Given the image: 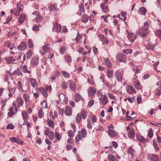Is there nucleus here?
<instances>
[{"label":"nucleus","mask_w":161,"mask_h":161,"mask_svg":"<svg viewBox=\"0 0 161 161\" xmlns=\"http://www.w3.org/2000/svg\"><path fill=\"white\" fill-rule=\"evenodd\" d=\"M99 38L103 43L107 44L108 43L109 41L107 38L102 34L99 35Z\"/></svg>","instance_id":"nucleus-14"},{"label":"nucleus","mask_w":161,"mask_h":161,"mask_svg":"<svg viewBox=\"0 0 161 161\" xmlns=\"http://www.w3.org/2000/svg\"><path fill=\"white\" fill-rule=\"evenodd\" d=\"M108 135L111 137H115L117 136V132L114 130H109L108 131Z\"/></svg>","instance_id":"nucleus-22"},{"label":"nucleus","mask_w":161,"mask_h":161,"mask_svg":"<svg viewBox=\"0 0 161 161\" xmlns=\"http://www.w3.org/2000/svg\"><path fill=\"white\" fill-rule=\"evenodd\" d=\"M23 97L26 102H29L30 97L28 94H24L23 95Z\"/></svg>","instance_id":"nucleus-43"},{"label":"nucleus","mask_w":161,"mask_h":161,"mask_svg":"<svg viewBox=\"0 0 161 161\" xmlns=\"http://www.w3.org/2000/svg\"><path fill=\"white\" fill-rule=\"evenodd\" d=\"M13 74L14 75H17L18 76H21L22 75L21 71L19 68L14 71L13 72Z\"/></svg>","instance_id":"nucleus-36"},{"label":"nucleus","mask_w":161,"mask_h":161,"mask_svg":"<svg viewBox=\"0 0 161 161\" xmlns=\"http://www.w3.org/2000/svg\"><path fill=\"white\" fill-rule=\"evenodd\" d=\"M104 60L108 68H110L112 67V64L108 58H105Z\"/></svg>","instance_id":"nucleus-29"},{"label":"nucleus","mask_w":161,"mask_h":161,"mask_svg":"<svg viewBox=\"0 0 161 161\" xmlns=\"http://www.w3.org/2000/svg\"><path fill=\"white\" fill-rule=\"evenodd\" d=\"M14 114V108L13 107H10L8 109V116L9 117H12Z\"/></svg>","instance_id":"nucleus-25"},{"label":"nucleus","mask_w":161,"mask_h":161,"mask_svg":"<svg viewBox=\"0 0 161 161\" xmlns=\"http://www.w3.org/2000/svg\"><path fill=\"white\" fill-rule=\"evenodd\" d=\"M48 45H49V44H47L46 45L43 46L42 50L43 51L47 52L50 50V48L48 46Z\"/></svg>","instance_id":"nucleus-42"},{"label":"nucleus","mask_w":161,"mask_h":161,"mask_svg":"<svg viewBox=\"0 0 161 161\" xmlns=\"http://www.w3.org/2000/svg\"><path fill=\"white\" fill-rule=\"evenodd\" d=\"M61 73L64 77L68 78L69 77V74L66 71H62Z\"/></svg>","instance_id":"nucleus-45"},{"label":"nucleus","mask_w":161,"mask_h":161,"mask_svg":"<svg viewBox=\"0 0 161 161\" xmlns=\"http://www.w3.org/2000/svg\"><path fill=\"white\" fill-rule=\"evenodd\" d=\"M65 51V48L64 46H62L60 50V52L61 54H63Z\"/></svg>","instance_id":"nucleus-62"},{"label":"nucleus","mask_w":161,"mask_h":161,"mask_svg":"<svg viewBox=\"0 0 161 161\" xmlns=\"http://www.w3.org/2000/svg\"><path fill=\"white\" fill-rule=\"evenodd\" d=\"M57 6L55 4H52L49 8V10L50 11L55 12L57 11Z\"/></svg>","instance_id":"nucleus-37"},{"label":"nucleus","mask_w":161,"mask_h":161,"mask_svg":"<svg viewBox=\"0 0 161 161\" xmlns=\"http://www.w3.org/2000/svg\"><path fill=\"white\" fill-rule=\"evenodd\" d=\"M101 8L103 11L105 13H107L108 11V9L105 3H102L101 4Z\"/></svg>","instance_id":"nucleus-31"},{"label":"nucleus","mask_w":161,"mask_h":161,"mask_svg":"<svg viewBox=\"0 0 161 161\" xmlns=\"http://www.w3.org/2000/svg\"><path fill=\"white\" fill-rule=\"evenodd\" d=\"M27 47V44L26 42H22L17 47V49L19 50H25Z\"/></svg>","instance_id":"nucleus-10"},{"label":"nucleus","mask_w":161,"mask_h":161,"mask_svg":"<svg viewBox=\"0 0 161 161\" xmlns=\"http://www.w3.org/2000/svg\"><path fill=\"white\" fill-rule=\"evenodd\" d=\"M134 152L135 150L132 147H129L127 150V153L130 154L131 156L134 155Z\"/></svg>","instance_id":"nucleus-30"},{"label":"nucleus","mask_w":161,"mask_h":161,"mask_svg":"<svg viewBox=\"0 0 161 161\" xmlns=\"http://www.w3.org/2000/svg\"><path fill=\"white\" fill-rule=\"evenodd\" d=\"M136 138L139 142L145 143L146 141H147V140H146L145 138L141 135L139 134H136Z\"/></svg>","instance_id":"nucleus-11"},{"label":"nucleus","mask_w":161,"mask_h":161,"mask_svg":"<svg viewBox=\"0 0 161 161\" xmlns=\"http://www.w3.org/2000/svg\"><path fill=\"white\" fill-rule=\"evenodd\" d=\"M109 161H115V158L114 155L108 154L107 157Z\"/></svg>","instance_id":"nucleus-46"},{"label":"nucleus","mask_w":161,"mask_h":161,"mask_svg":"<svg viewBox=\"0 0 161 161\" xmlns=\"http://www.w3.org/2000/svg\"><path fill=\"white\" fill-rule=\"evenodd\" d=\"M44 115V113L43 112L42 109L39 110L38 112V116L40 118H42Z\"/></svg>","instance_id":"nucleus-51"},{"label":"nucleus","mask_w":161,"mask_h":161,"mask_svg":"<svg viewBox=\"0 0 161 161\" xmlns=\"http://www.w3.org/2000/svg\"><path fill=\"white\" fill-rule=\"evenodd\" d=\"M126 90L127 93L130 94H132L135 92V90L132 86L130 85L127 86L126 87Z\"/></svg>","instance_id":"nucleus-15"},{"label":"nucleus","mask_w":161,"mask_h":161,"mask_svg":"<svg viewBox=\"0 0 161 161\" xmlns=\"http://www.w3.org/2000/svg\"><path fill=\"white\" fill-rule=\"evenodd\" d=\"M116 60L119 62H125L126 57L125 54L122 53L118 54L116 57Z\"/></svg>","instance_id":"nucleus-6"},{"label":"nucleus","mask_w":161,"mask_h":161,"mask_svg":"<svg viewBox=\"0 0 161 161\" xmlns=\"http://www.w3.org/2000/svg\"><path fill=\"white\" fill-rule=\"evenodd\" d=\"M96 90L94 88L93 89L92 87H90L88 90V94L90 97H92L94 95L96 92Z\"/></svg>","instance_id":"nucleus-21"},{"label":"nucleus","mask_w":161,"mask_h":161,"mask_svg":"<svg viewBox=\"0 0 161 161\" xmlns=\"http://www.w3.org/2000/svg\"><path fill=\"white\" fill-rule=\"evenodd\" d=\"M89 19L88 16L85 14L82 15L81 17L82 21L83 23H86L88 22Z\"/></svg>","instance_id":"nucleus-28"},{"label":"nucleus","mask_w":161,"mask_h":161,"mask_svg":"<svg viewBox=\"0 0 161 161\" xmlns=\"http://www.w3.org/2000/svg\"><path fill=\"white\" fill-rule=\"evenodd\" d=\"M10 141L12 142L17 143L18 144H19L20 145H22L24 144L23 142L18 138L15 137H10L9 138Z\"/></svg>","instance_id":"nucleus-7"},{"label":"nucleus","mask_w":161,"mask_h":161,"mask_svg":"<svg viewBox=\"0 0 161 161\" xmlns=\"http://www.w3.org/2000/svg\"><path fill=\"white\" fill-rule=\"evenodd\" d=\"M126 12H125L122 11L121 12V16L122 17H123V19L122 20L124 21H125L126 19Z\"/></svg>","instance_id":"nucleus-55"},{"label":"nucleus","mask_w":161,"mask_h":161,"mask_svg":"<svg viewBox=\"0 0 161 161\" xmlns=\"http://www.w3.org/2000/svg\"><path fill=\"white\" fill-rule=\"evenodd\" d=\"M81 96L79 94L77 93L76 94L75 96V99L76 102H78L80 101L81 99L83 100Z\"/></svg>","instance_id":"nucleus-33"},{"label":"nucleus","mask_w":161,"mask_h":161,"mask_svg":"<svg viewBox=\"0 0 161 161\" xmlns=\"http://www.w3.org/2000/svg\"><path fill=\"white\" fill-rule=\"evenodd\" d=\"M78 133H80L82 138H85L87 135L86 130L84 128H82L80 131H78Z\"/></svg>","instance_id":"nucleus-23"},{"label":"nucleus","mask_w":161,"mask_h":161,"mask_svg":"<svg viewBox=\"0 0 161 161\" xmlns=\"http://www.w3.org/2000/svg\"><path fill=\"white\" fill-rule=\"evenodd\" d=\"M4 45L5 46L8 47V48H9L10 50H12L13 49V47L11 46V44L9 41H5L4 42Z\"/></svg>","instance_id":"nucleus-41"},{"label":"nucleus","mask_w":161,"mask_h":161,"mask_svg":"<svg viewBox=\"0 0 161 161\" xmlns=\"http://www.w3.org/2000/svg\"><path fill=\"white\" fill-rule=\"evenodd\" d=\"M39 90L44 97H46L48 96L47 91L44 87H41L39 88Z\"/></svg>","instance_id":"nucleus-20"},{"label":"nucleus","mask_w":161,"mask_h":161,"mask_svg":"<svg viewBox=\"0 0 161 161\" xmlns=\"http://www.w3.org/2000/svg\"><path fill=\"white\" fill-rule=\"evenodd\" d=\"M87 127L90 129H92V125L91 123L90 120L89 119L88 120V123L87 125Z\"/></svg>","instance_id":"nucleus-64"},{"label":"nucleus","mask_w":161,"mask_h":161,"mask_svg":"<svg viewBox=\"0 0 161 161\" xmlns=\"http://www.w3.org/2000/svg\"><path fill=\"white\" fill-rule=\"evenodd\" d=\"M47 122L49 126L53 128H54V123L52 120L48 118L47 119Z\"/></svg>","instance_id":"nucleus-35"},{"label":"nucleus","mask_w":161,"mask_h":161,"mask_svg":"<svg viewBox=\"0 0 161 161\" xmlns=\"http://www.w3.org/2000/svg\"><path fill=\"white\" fill-rule=\"evenodd\" d=\"M69 86L71 90L73 91H75L76 90V84L72 80H69Z\"/></svg>","instance_id":"nucleus-13"},{"label":"nucleus","mask_w":161,"mask_h":161,"mask_svg":"<svg viewBox=\"0 0 161 161\" xmlns=\"http://www.w3.org/2000/svg\"><path fill=\"white\" fill-rule=\"evenodd\" d=\"M22 116L24 121H26L28 119L27 114L25 111H23L21 113Z\"/></svg>","instance_id":"nucleus-32"},{"label":"nucleus","mask_w":161,"mask_h":161,"mask_svg":"<svg viewBox=\"0 0 161 161\" xmlns=\"http://www.w3.org/2000/svg\"><path fill=\"white\" fill-rule=\"evenodd\" d=\"M32 51L30 49L26 53L27 57L28 58H31L32 55Z\"/></svg>","instance_id":"nucleus-54"},{"label":"nucleus","mask_w":161,"mask_h":161,"mask_svg":"<svg viewBox=\"0 0 161 161\" xmlns=\"http://www.w3.org/2000/svg\"><path fill=\"white\" fill-rule=\"evenodd\" d=\"M49 138L51 140H52L54 137V134L53 131H51L49 132Z\"/></svg>","instance_id":"nucleus-57"},{"label":"nucleus","mask_w":161,"mask_h":161,"mask_svg":"<svg viewBox=\"0 0 161 161\" xmlns=\"http://www.w3.org/2000/svg\"><path fill=\"white\" fill-rule=\"evenodd\" d=\"M138 77L137 76L135 75L133 78L134 85L135 87L138 89H141L142 88V86L139 81L137 79Z\"/></svg>","instance_id":"nucleus-3"},{"label":"nucleus","mask_w":161,"mask_h":161,"mask_svg":"<svg viewBox=\"0 0 161 161\" xmlns=\"http://www.w3.org/2000/svg\"><path fill=\"white\" fill-rule=\"evenodd\" d=\"M155 47V44H153L152 46L151 44H148L147 45L146 48L147 50H153Z\"/></svg>","instance_id":"nucleus-49"},{"label":"nucleus","mask_w":161,"mask_h":161,"mask_svg":"<svg viewBox=\"0 0 161 161\" xmlns=\"http://www.w3.org/2000/svg\"><path fill=\"white\" fill-rule=\"evenodd\" d=\"M65 59L66 62H72V59L71 57L69 55L65 56Z\"/></svg>","instance_id":"nucleus-56"},{"label":"nucleus","mask_w":161,"mask_h":161,"mask_svg":"<svg viewBox=\"0 0 161 161\" xmlns=\"http://www.w3.org/2000/svg\"><path fill=\"white\" fill-rule=\"evenodd\" d=\"M39 58L37 57H34L31 60V64L34 66L37 65L39 63Z\"/></svg>","instance_id":"nucleus-18"},{"label":"nucleus","mask_w":161,"mask_h":161,"mask_svg":"<svg viewBox=\"0 0 161 161\" xmlns=\"http://www.w3.org/2000/svg\"><path fill=\"white\" fill-rule=\"evenodd\" d=\"M81 115L82 118L84 119L87 116V111L85 110H83L81 112Z\"/></svg>","instance_id":"nucleus-34"},{"label":"nucleus","mask_w":161,"mask_h":161,"mask_svg":"<svg viewBox=\"0 0 161 161\" xmlns=\"http://www.w3.org/2000/svg\"><path fill=\"white\" fill-rule=\"evenodd\" d=\"M99 100L100 104L105 105L107 104L108 102V99L107 97L106 94L103 95L102 97L99 98Z\"/></svg>","instance_id":"nucleus-5"},{"label":"nucleus","mask_w":161,"mask_h":161,"mask_svg":"<svg viewBox=\"0 0 161 161\" xmlns=\"http://www.w3.org/2000/svg\"><path fill=\"white\" fill-rule=\"evenodd\" d=\"M148 159L151 161H159L158 156L155 154H150L148 155Z\"/></svg>","instance_id":"nucleus-9"},{"label":"nucleus","mask_w":161,"mask_h":161,"mask_svg":"<svg viewBox=\"0 0 161 161\" xmlns=\"http://www.w3.org/2000/svg\"><path fill=\"white\" fill-rule=\"evenodd\" d=\"M148 136L149 138H152L153 136V132L152 129L149 128L148 130Z\"/></svg>","instance_id":"nucleus-48"},{"label":"nucleus","mask_w":161,"mask_h":161,"mask_svg":"<svg viewBox=\"0 0 161 161\" xmlns=\"http://www.w3.org/2000/svg\"><path fill=\"white\" fill-rule=\"evenodd\" d=\"M128 136L130 139L134 138L135 137V131L133 129H131L128 133Z\"/></svg>","instance_id":"nucleus-12"},{"label":"nucleus","mask_w":161,"mask_h":161,"mask_svg":"<svg viewBox=\"0 0 161 161\" xmlns=\"http://www.w3.org/2000/svg\"><path fill=\"white\" fill-rule=\"evenodd\" d=\"M29 80L31 82V86L34 88L35 87L37 84V83L36 81V80L31 78H30Z\"/></svg>","instance_id":"nucleus-27"},{"label":"nucleus","mask_w":161,"mask_h":161,"mask_svg":"<svg viewBox=\"0 0 161 161\" xmlns=\"http://www.w3.org/2000/svg\"><path fill=\"white\" fill-rule=\"evenodd\" d=\"M28 46L30 48H32L33 47V42L31 39H29L28 41Z\"/></svg>","instance_id":"nucleus-63"},{"label":"nucleus","mask_w":161,"mask_h":161,"mask_svg":"<svg viewBox=\"0 0 161 161\" xmlns=\"http://www.w3.org/2000/svg\"><path fill=\"white\" fill-rule=\"evenodd\" d=\"M16 101L17 103L18 107L22 106L24 104V101L23 99L19 97H18L16 99Z\"/></svg>","instance_id":"nucleus-17"},{"label":"nucleus","mask_w":161,"mask_h":161,"mask_svg":"<svg viewBox=\"0 0 161 161\" xmlns=\"http://www.w3.org/2000/svg\"><path fill=\"white\" fill-rule=\"evenodd\" d=\"M138 11L140 14L144 15L146 14V9L144 7H142L139 8Z\"/></svg>","instance_id":"nucleus-26"},{"label":"nucleus","mask_w":161,"mask_h":161,"mask_svg":"<svg viewBox=\"0 0 161 161\" xmlns=\"http://www.w3.org/2000/svg\"><path fill=\"white\" fill-rule=\"evenodd\" d=\"M107 77L108 78L112 77L113 75V71L112 70H108L107 72Z\"/></svg>","instance_id":"nucleus-50"},{"label":"nucleus","mask_w":161,"mask_h":161,"mask_svg":"<svg viewBox=\"0 0 161 161\" xmlns=\"http://www.w3.org/2000/svg\"><path fill=\"white\" fill-rule=\"evenodd\" d=\"M123 52L126 54L131 53L132 52V49H127L126 50H124L123 51Z\"/></svg>","instance_id":"nucleus-60"},{"label":"nucleus","mask_w":161,"mask_h":161,"mask_svg":"<svg viewBox=\"0 0 161 161\" xmlns=\"http://www.w3.org/2000/svg\"><path fill=\"white\" fill-rule=\"evenodd\" d=\"M27 66L26 65H24L23 67L22 71L24 73L30 74L31 72L27 69Z\"/></svg>","instance_id":"nucleus-52"},{"label":"nucleus","mask_w":161,"mask_h":161,"mask_svg":"<svg viewBox=\"0 0 161 161\" xmlns=\"http://www.w3.org/2000/svg\"><path fill=\"white\" fill-rule=\"evenodd\" d=\"M82 137L80 133H78L76 136L75 137V142L76 143H78L80 141V140H81Z\"/></svg>","instance_id":"nucleus-40"},{"label":"nucleus","mask_w":161,"mask_h":161,"mask_svg":"<svg viewBox=\"0 0 161 161\" xmlns=\"http://www.w3.org/2000/svg\"><path fill=\"white\" fill-rule=\"evenodd\" d=\"M25 18V14H21L18 20L20 24H22L24 21Z\"/></svg>","instance_id":"nucleus-24"},{"label":"nucleus","mask_w":161,"mask_h":161,"mask_svg":"<svg viewBox=\"0 0 161 161\" xmlns=\"http://www.w3.org/2000/svg\"><path fill=\"white\" fill-rule=\"evenodd\" d=\"M32 14L35 15L34 20L36 22L38 23L41 20L42 17L41 16V15L38 12L36 11L33 13Z\"/></svg>","instance_id":"nucleus-8"},{"label":"nucleus","mask_w":161,"mask_h":161,"mask_svg":"<svg viewBox=\"0 0 161 161\" xmlns=\"http://www.w3.org/2000/svg\"><path fill=\"white\" fill-rule=\"evenodd\" d=\"M72 113V111L70 107L69 106H67L64 111L65 114L67 116L71 115Z\"/></svg>","instance_id":"nucleus-19"},{"label":"nucleus","mask_w":161,"mask_h":161,"mask_svg":"<svg viewBox=\"0 0 161 161\" xmlns=\"http://www.w3.org/2000/svg\"><path fill=\"white\" fill-rule=\"evenodd\" d=\"M79 10L80 12L82 13H84L85 12V9L84 6V3H81L79 6Z\"/></svg>","instance_id":"nucleus-38"},{"label":"nucleus","mask_w":161,"mask_h":161,"mask_svg":"<svg viewBox=\"0 0 161 161\" xmlns=\"http://www.w3.org/2000/svg\"><path fill=\"white\" fill-rule=\"evenodd\" d=\"M81 38V36L80 35L79 33L78 32H77V36L75 38V40L76 42H79L80 39Z\"/></svg>","instance_id":"nucleus-61"},{"label":"nucleus","mask_w":161,"mask_h":161,"mask_svg":"<svg viewBox=\"0 0 161 161\" xmlns=\"http://www.w3.org/2000/svg\"><path fill=\"white\" fill-rule=\"evenodd\" d=\"M123 71L122 70H117L115 73V76L117 80L119 81L122 80L123 78Z\"/></svg>","instance_id":"nucleus-4"},{"label":"nucleus","mask_w":161,"mask_h":161,"mask_svg":"<svg viewBox=\"0 0 161 161\" xmlns=\"http://www.w3.org/2000/svg\"><path fill=\"white\" fill-rule=\"evenodd\" d=\"M17 88L19 90H21L22 91L24 92V91L23 89V87L21 85V83L20 81H19L18 83Z\"/></svg>","instance_id":"nucleus-59"},{"label":"nucleus","mask_w":161,"mask_h":161,"mask_svg":"<svg viewBox=\"0 0 161 161\" xmlns=\"http://www.w3.org/2000/svg\"><path fill=\"white\" fill-rule=\"evenodd\" d=\"M41 104L42 106V109L47 108V103L46 101L44 100L41 102Z\"/></svg>","instance_id":"nucleus-44"},{"label":"nucleus","mask_w":161,"mask_h":161,"mask_svg":"<svg viewBox=\"0 0 161 161\" xmlns=\"http://www.w3.org/2000/svg\"><path fill=\"white\" fill-rule=\"evenodd\" d=\"M61 26L58 24H55L53 28V31H55L57 33L61 31Z\"/></svg>","instance_id":"nucleus-16"},{"label":"nucleus","mask_w":161,"mask_h":161,"mask_svg":"<svg viewBox=\"0 0 161 161\" xmlns=\"http://www.w3.org/2000/svg\"><path fill=\"white\" fill-rule=\"evenodd\" d=\"M6 128L7 129L13 130L14 128V126L11 123H9L7 125Z\"/></svg>","instance_id":"nucleus-58"},{"label":"nucleus","mask_w":161,"mask_h":161,"mask_svg":"<svg viewBox=\"0 0 161 161\" xmlns=\"http://www.w3.org/2000/svg\"><path fill=\"white\" fill-rule=\"evenodd\" d=\"M81 120V118L80 114L78 113L77 115L75 118V121L76 122L78 123H79Z\"/></svg>","instance_id":"nucleus-47"},{"label":"nucleus","mask_w":161,"mask_h":161,"mask_svg":"<svg viewBox=\"0 0 161 161\" xmlns=\"http://www.w3.org/2000/svg\"><path fill=\"white\" fill-rule=\"evenodd\" d=\"M126 31L128 32L127 36L128 40L131 42H134L136 38V35L132 32H129L128 30Z\"/></svg>","instance_id":"nucleus-2"},{"label":"nucleus","mask_w":161,"mask_h":161,"mask_svg":"<svg viewBox=\"0 0 161 161\" xmlns=\"http://www.w3.org/2000/svg\"><path fill=\"white\" fill-rule=\"evenodd\" d=\"M155 35L157 36L159 39L161 40V30H158L156 31L155 32Z\"/></svg>","instance_id":"nucleus-53"},{"label":"nucleus","mask_w":161,"mask_h":161,"mask_svg":"<svg viewBox=\"0 0 161 161\" xmlns=\"http://www.w3.org/2000/svg\"><path fill=\"white\" fill-rule=\"evenodd\" d=\"M148 29L147 27H143L140 29L136 32V33L139 34L142 37H144L148 34Z\"/></svg>","instance_id":"nucleus-1"},{"label":"nucleus","mask_w":161,"mask_h":161,"mask_svg":"<svg viewBox=\"0 0 161 161\" xmlns=\"http://www.w3.org/2000/svg\"><path fill=\"white\" fill-rule=\"evenodd\" d=\"M13 57L12 56L7 57L5 58V60L8 64H10L13 61Z\"/></svg>","instance_id":"nucleus-39"}]
</instances>
